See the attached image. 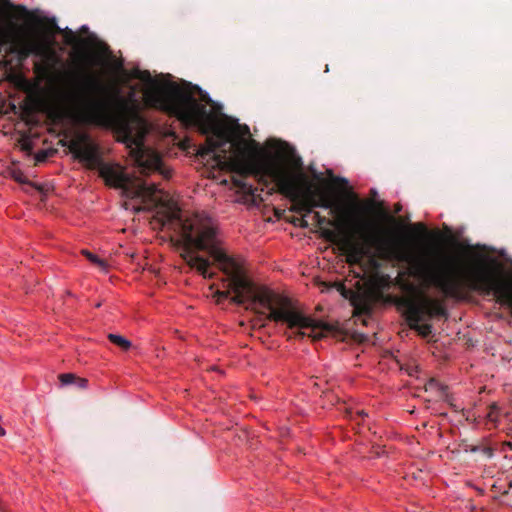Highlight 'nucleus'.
Returning <instances> with one entry per match:
<instances>
[{"label": "nucleus", "mask_w": 512, "mask_h": 512, "mask_svg": "<svg viewBox=\"0 0 512 512\" xmlns=\"http://www.w3.org/2000/svg\"><path fill=\"white\" fill-rule=\"evenodd\" d=\"M313 219L320 235L337 246L350 266H362L365 258L375 262V256L390 261L405 262L409 274L423 288H435L446 297H457L466 288L485 295L493 294L497 301L512 309V283H506L496 259L475 254L473 266L464 269L451 256L437 253L433 257L415 256L406 241L393 230L373 221L361 220L351 232H340L336 220L314 212Z\"/></svg>", "instance_id": "nucleus-1"}, {"label": "nucleus", "mask_w": 512, "mask_h": 512, "mask_svg": "<svg viewBox=\"0 0 512 512\" xmlns=\"http://www.w3.org/2000/svg\"><path fill=\"white\" fill-rule=\"evenodd\" d=\"M102 66L109 75L105 83L99 81L94 72L87 74L68 73L71 77V85L63 92L62 99L72 105L67 107L63 113L58 109H48L43 98L44 90L36 85L25 82L24 90L29 94L30 103L27 109L34 111H48L49 117H60L65 115L80 124L107 125L114 127L121 132H130L131 124L142 122L141 107L133 97L121 95V85L132 80H140L144 87L142 90L144 103L149 108H159L162 88L166 82L165 78L152 77L148 70L124 68L121 60L113 56L105 60Z\"/></svg>", "instance_id": "nucleus-2"}, {"label": "nucleus", "mask_w": 512, "mask_h": 512, "mask_svg": "<svg viewBox=\"0 0 512 512\" xmlns=\"http://www.w3.org/2000/svg\"><path fill=\"white\" fill-rule=\"evenodd\" d=\"M166 220L177 222L179 242L185 251L182 257L191 269L207 279H212L215 275L210 270V261L191 251L194 248L198 251H206L222 272L220 288L213 294L216 304L223 305L225 301H229L231 304L255 310L256 283L249 275L248 265L244 258L232 256L226 252L219 229L213 219L198 213L181 219L180 210L175 209L166 215Z\"/></svg>", "instance_id": "nucleus-3"}, {"label": "nucleus", "mask_w": 512, "mask_h": 512, "mask_svg": "<svg viewBox=\"0 0 512 512\" xmlns=\"http://www.w3.org/2000/svg\"><path fill=\"white\" fill-rule=\"evenodd\" d=\"M23 20L22 32L23 39H17L20 56H28L30 53L41 56L46 60L55 59V36L57 33L63 34V42L71 46L70 54L72 62L77 69L59 74L58 79L63 80L66 90L69 89L71 77L68 73L87 74L85 68L93 67L96 64H104L105 60L112 57V51L109 46L99 40L94 34L86 37H80L70 28L61 29L55 18L40 16L29 11L26 6L14 4L10 0H0V20Z\"/></svg>", "instance_id": "nucleus-4"}, {"label": "nucleus", "mask_w": 512, "mask_h": 512, "mask_svg": "<svg viewBox=\"0 0 512 512\" xmlns=\"http://www.w3.org/2000/svg\"><path fill=\"white\" fill-rule=\"evenodd\" d=\"M264 175L292 202L293 212L310 214L320 207L334 213L333 200L314 188L302 169L301 158L288 143L277 139H269L264 145L258 142V184Z\"/></svg>", "instance_id": "nucleus-5"}, {"label": "nucleus", "mask_w": 512, "mask_h": 512, "mask_svg": "<svg viewBox=\"0 0 512 512\" xmlns=\"http://www.w3.org/2000/svg\"><path fill=\"white\" fill-rule=\"evenodd\" d=\"M204 135L212 134L223 142L230 143L231 154L215 157V166L221 171L236 173L232 177V185L236 194L240 195L237 201L244 204H255L256 194L252 185L246 183L250 175L256 176V140L249 139L250 129L240 124L238 119L228 116L217 110L205 121L196 127Z\"/></svg>", "instance_id": "nucleus-6"}, {"label": "nucleus", "mask_w": 512, "mask_h": 512, "mask_svg": "<svg viewBox=\"0 0 512 512\" xmlns=\"http://www.w3.org/2000/svg\"><path fill=\"white\" fill-rule=\"evenodd\" d=\"M158 110L176 118L185 128H196L210 115L221 110L208 92L188 81L166 79Z\"/></svg>", "instance_id": "nucleus-7"}, {"label": "nucleus", "mask_w": 512, "mask_h": 512, "mask_svg": "<svg viewBox=\"0 0 512 512\" xmlns=\"http://www.w3.org/2000/svg\"><path fill=\"white\" fill-rule=\"evenodd\" d=\"M258 326L262 320L284 323L289 329L298 328L295 337L309 336L314 340L323 337L324 332L331 331L329 324L306 316L299 311L292 301L258 282Z\"/></svg>", "instance_id": "nucleus-8"}, {"label": "nucleus", "mask_w": 512, "mask_h": 512, "mask_svg": "<svg viewBox=\"0 0 512 512\" xmlns=\"http://www.w3.org/2000/svg\"><path fill=\"white\" fill-rule=\"evenodd\" d=\"M403 288L409 295L399 298L397 305L405 310L406 320L411 329L423 337L429 336L432 333V326L420 323L426 317H446L445 307L440 300L428 296L414 284L406 283Z\"/></svg>", "instance_id": "nucleus-9"}, {"label": "nucleus", "mask_w": 512, "mask_h": 512, "mask_svg": "<svg viewBox=\"0 0 512 512\" xmlns=\"http://www.w3.org/2000/svg\"><path fill=\"white\" fill-rule=\"evenodd\" d=\"M68 148L80 161H84L89 169L98 168L99 176L107 186L127 189L129 177L113 165L103 163L97 145L90 141L86 133H80L70 140Z\"/></svg>", "instance_id": "nucleus-10"}, {"label": "nucleus", "mask_w": 512, "mask_h": 512, "mask_svg": "<svg viewBox=\"0 0 512 512\" xmlns=\"http://www.w3.org/2000/svg\"><path fill=\"white\" fill-rule=\"evenodd\" d=\"M135 162L141 174L148 175L161 168L162 159L156 153L145 154L141 149L135 152Z\"/></svg>", "instance_id": "nucleus-11"}, {"label": "nucleus", "mask_w": 512, "mask_h": 512, "mask_svg": "<svg viewBox=\"0 0 512 512\" xmlns=\"http://www.w3.org/2000/svg\"><path fill=\"white\" fill-rule=\"evenodd\" d=\"M22 27H16L13 23L7 22V25L0 28V46L7 43L10 39H12L15 49L18 52L21 45L17 44V39H23L24 35L22 32Z\"/></svg>", "instance_id": "nucleus-12"}, {"label": "nucleus", "mask_w": 512, "mask_h": 512, "mask_svg": "<svg viewBox=\"0 0 512 512\" xmlns=\"http://www.w3.org/2000/svg\"><path fill=\"white\" fill-rule=\"evenodd\" d=\"M224 144L223 140H220L219 138L214 139L213 137H207L205 143L197 149V156L202 159L212 156L215 159L217 156L214 154L215 150Z\"/></svg>", "instance_id": "nucleus-13"}, {"label": "nucleus", "mask_w": 512, "mask_h": 512, "mask_svg": "<svg viewBox=\"0 0 512 512\" xmlns=\"http://www.w3.org/2000/svg\"><path fill=\"white\" fill-rule=\"evenodd\" d=\"M158 185L155 183H140L136 186L135 190L132 192L135 197H153L157 192H159Z\"/></svg>", "instance_id": "nucleus-14"}, {"label": "nucleus", "mask_w": 512, "mask_h": 512, "mask_svg": "<svg viewBox=\"0 0 512 512\" xmlns=\"http://www.w3.org/2000/svg\"><path fill=\"white\" fill-rule=\"evenodd\" d=\"M107 338L112 344L118 346L122 351H128L132 347V342L121 335L110 333Z\"/></svg>", "instance_id": "nucleus-15"}, {"label": "nucleus", "mask_w": 512, "mask_h": 512, "mask_svg": "<svg viewBox=\"0 0 512 512\" xmlns=\"http://www.w3.org/2000/svg\"><path fill=\"white\" fill-rule=\"evenodd\" d=\"M76 379H77V375L74 373H61L58 375V380H59L61 386L75 384Z\"/></svg>", "instance_id": "nucleus-16"}, {"label": "nucleus", "mask_w": 512, "mask_h": 512, "mask_svg": "<svg viewBox=\"0 0 512 512\" xmlns=\"http://www.w3.org/2000/svg\"><path fill=\"white\" fill-rule=\"evenodd\" d=\"M50 69V65L46 63L35 64L34 72L39 78H45L48 76Z\"/></svg>", "instance_id": "nucleus-17"}, {"label": "nucleus", "mask_w": 512, "mask_h": 512, "mask_svg": "<svg viewBox=\"0 0 512 512\" xmlns=\"http://www.w3.org/2000/svg\"><path fill=\"white\" fill-rule=\"evenodd\" d=\"M433 389H436L437 391L441 392V393H445L446 392V389L447 387L440 384L437 380L435 379H430L428 381V383L426 384V391L428 390H433Z\"/></svg>", "instance_id": "nucleus-18"}, {"label": "nucleus", "mask_w": 512, "mask_h": 512, "mask_svg": "<svg viewBox=\"0 0 512 512\" xmlns=\"http://www.w3.org/2000/svg\"><path fill=\"white\" fill-rule=\"evenodd\" d=\"M82 254L93 264L99 266H105V262L101 260L97 255L93 254L88 250H82Z\"/></svg>", "instance_id": "nucleus-19"}, {"label": "nucleus", "mask_w": 512, "mask_h": 512, "mask_svg": "<svg viewBox=\"0 0 512 512\" xmlns=\"http://www.w3.org/2000/svg\"><path fill=\"white\" fill-rule=\"evenodd\" d=\"M11 176L18 183H21V184L27 183V178H26L25 174L23 173V171L20 169L12 170Z\"/></svg>", "instance_id": "nucleus-20"}, {"label": "nucleus", "mask_w": 512, "mask_h": 512, "mask_svg": "<svg viewBox=\"0 0 512 512\" xmlns=\"http://www.w3.org/2000/svg\"><path fill=\"white\" fill-rule=\"evenodd\" d=\"M498 412H499V407L497 406V404L496 403L491 404L489 407V412L487 414L488 419L492 422H496L498 420Z\"/></svg>", "instance_id": "nucleus-21"}, {"label": "nucleus", "mask_w": 512, "mask_h": 512, "mask_svg": "<svg viewBox=\"0 0 512 512\" xmlns=\"http://www.w3.org/2000/svg\"><path fill=\"white\" fill-rule=\"evenodd\" d=\"M156 172L161 174L166 180L170 179L173 175V170L169 167H166L163 163L161 164V168L156 169Z\"/></svg>", "instance_id": "nucleus-22"}, {"label": "nucleus", "mask_w": 512, "mask_h": 512, "mask_svg": "<svg viewBox=\"0 0 512 512\" xmlns=\"http://www.w3.org/2000/svg\"><path fill=\"white\" fill-rule=\"evenodd\" d=\"M75 384L81 389H86L88 388L89 381L87 378L77 376Z\"/></svg>", "instance_id": "nucleus-23"}, {"label": "nucleus", "mask_w": 512, "mask_h": 512, "mask_svg": "<svg viewBox=\"0 0 512 512\" xmlns=\"http://www.w3.org/2000/svg\"><path fill=\"white\" fill-rule=\"evenodd\" d=\"M48 157V153L46 150H39L36 154H35V160L36 162H44Z\"/></svg>", "instance_id": "nucleus-24"}, {"label": "nucleus", "mask_w": 512, "mask_h": 512, "mask_svg": "<svg viewBox=\"0 0 512 512\" xmlns=\"http://www.w3.org/2000/svg\"><path fill=\"white\" fill-rule=\"evenodd\" d=\"M413 228H414L415 230H418V231L423 232V233H426V232H427L426 226H425L423 223H417V224H414V225H413Z\"/></svg>", "instance_id": "nucleus-25"}, {"label": "nucleus", "mask_w": 512, "mask_h": 512, "mask_svg": "<svg viewBox=\"0 0 512 512\" xmlns=\"http://www.w3.org/2000/svg\"><path fill=\"white\" fill-rule=\"evenodd\" d=\"M21 146H22V149H23V150H26V151H30V150H31V148H32V144H31V142H30V141H28V140L24 141V142L21 144Z\"/></svg>", "instance_id": "nucleus-26"}, {"label": "nucleus", "mask_w": 512, "mask_h": 512, "mask_svg": "<svg viewBox=\"0 0 512 512\" xmlns=\"http://www.w3.org/2000/svg\"><path fill=\"white\" fill-rule=\"evenodd\" d=\"M384 216L388 222L396 223V219L393 216L389 215L387 212L384 213Z\"/></svg>", "instance_id": "nucleus-27"}, {"label": "nucleus", "mask_w": 512, "mask_h": 512, "mask_svg": "<svg viewBox=\"0 0 512 512\" xmlns=\"http://www.w3.org/2000/svg\"><path fill=\"white\" fill-rule=\"evenodd\" d=\"M298 221H299V225L301 227H303V228H307L308 227V222L304 218H301Z\"/></svg>", "instance_id": "nucleus-28"}, {"label": "nucleus", "mask_w": 512, "mask_h": 512, "mask_svg": "<svg viewBox=\"0 0 512 512\" xmlns=\"http://www.w3.org/2000/svg\"><path fill=\"white\" fill-rule=\"evenodd\" d=\"M356 416L364 418L367 416V413L364 410H359L356 412Z\"/></svg>", "instance_id": "nucleus-29"}, {"label": "nucleus", "mask_w": 512, "mask_h": 512, "mask_svg": "<svg viewBox=\"0 0 512 512\" xmlns=\"http://www.w3.org/2000/svg\"><path fill=\"white\" fill-rule=\"evenodd\" d=\"M401 210H402V206H401V204H399V203H398V204H396V205L394 206V212H395V213H399Z\"/></svg>", "instance_id": "nucleus-30"}, {"label": "nucleus", "mask_w": 512, "mask_h": 512, "mask_svg": "<svg viewBox=\"0 0 512 512\" xmlns=\"http://www.w3.org/2000/svg\"><path fill=\"white\" fill-rule=\"evenodd\" d=\"M337 181L343 185H347L348 181L345 178H338Z\"/></svg>", "instance_id": "nucleus-31"}, {"label": "nucleus", "mask_w": 512, "mask_h": 512, "mask_svg": "<svg viewBox=\"0 0 512 512\" xmlns=\"http://www.w3.org/2000/svg\"><path fill=\"white\" fill-rule=\"evenodd\" d=\"M6 433L5 429L0 425V437L4 436Z\"/></svg>", "instance_id": "nucleus-32"}, {"label": "nucleus", "mask_w": 512, "mask_h": 512, "mask_svg": "<svg viewBox=\"0 0 512 512\" xmlns=\"http://www.w3.org/2000/svg\"><path fill=\"white\" fill-rule=\"evenodd\" d=\"M469 249H482V247L480 245H476V246H469Z\"/></svg>", "instance_id": "nucleus-33"}, {"label": "nucleus", "mask_w": 512, "mask_h": 512, "mask_svg": "<svg viewBox=\"0 0 512 512\" xmlns=\"http://www.w3.org/2000/svg\"><path fill=\"white\" fill-rule=\"evenodd\" d=\"M81 30H82V31H87V30H88V28H87V26H82V27H81Z\"/></svg>", "instance_id": "nucleus-34"}, {"label": "nucleus", "mask_w": 512, "mask_h": 512, "mask_svg": "<svg viewBox=\"0 0 512 512\" xmlns=\"http://www.w3.org/2000/svg\"><path fill=\"white\" fill-rule=\"evenodd\" d=\"M510 449H512V443H508Z\"/></svg>", "instance_id": "nucleus-35"}]
</instances>
